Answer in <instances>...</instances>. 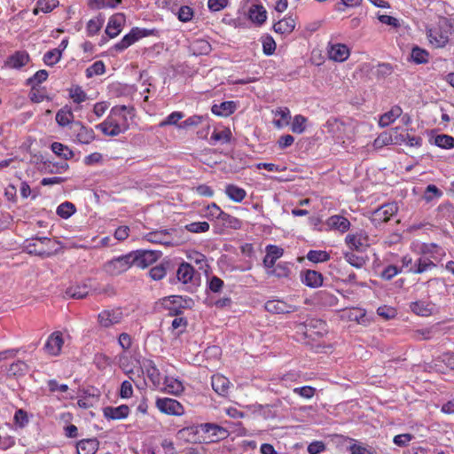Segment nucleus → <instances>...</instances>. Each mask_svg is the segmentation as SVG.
<instances>
[{
    "mask_svg": "<svg viewBox=\"0 0 454 454\" xmlns=\"http://www.w3.org/2000/svg\"><path fill=\"white\" fill-rule=\"evenodd\" d=\"M98 449V441L95 438L83 439L77 442L78 454H95Z\"/></svg>",
    "mask_w": 454,
    "mask_h": 454,
    "instance_id": "obj_31",
    "label": "nucleus"
},
{
    "mask_svg": "<svg viewBox=\"0 0 454 454\" xmlns=\"http://www.w3.org/2000/svg\"><path fill=\"white\" fill-rule=\"evenodd\" d=\"M104 417L107 419H123L129 414V408L126 404L117 407L106 406L103 409Z\"/></svg>",
    "mask_w": 454,
    "mask_h": 454,
    "instance_id": "obj_18",
    "label": "nucleus"
},
{
    "mask_svg": "<svg viewBox=\"0 0 454 454\" xmlns=\"http://www.w3.org/2000/svg\"><path fill=\"white\" fill-rule=\"evenodd\" d=\"M264 308L266 311L272 314H286L298 310L297 306L288 304L286 301L278 299L269 300L265 302Z\"/></svg>",
    "mask_w": 454,
    "mask_h": 454,
    "instance_id": "obj_11",
    "label": "nucleus"
},
{
    "mask_svg": "<svg viewBox=\"0 0 454 454\" xmlns=\"http://www.w3.org/2000/svg\"><path fill=\"white\" fill-rule=\"evenodd\" d=\"M75 212V207L73 203L66 201L61 203L56 210L59 216L64 219L69 218Z\"/></svg>",
    "mask_w": 454,
    "mask_h": 454,
    "instance_id": "obj_48",
    "label": "nucleus"
},
{
    "mask_svg": "<svg viewBox=\"0 0 454 454\" xmlns=\"http://www.w3.org/2000/svg\"><path fill=\"white\" fill-rule=\"evenodd\" d=\"M156 407L168 415L181 416L184 414L183 405L176 400L172 398H158L156 400Z\"/></svg>",
    "mask_w": 454,
    "mask_h": 454,
    "instance_id": "obj_8",
    "label": "nucleus"
},
{
    "mask_svg": "<svg viewBox=\"0 0 454 454\" xmlns=\"http://www.w3.org/2000/svg\"><path fill=\"white\" fill-rule=\"evenodd\" d=\"M436 267L435 262L429 257L422 255L416 260V268L410 270L412 274H422Z\"/></svg>",
    "mask_w": 454,
    "mask_h": 454,
    "instance_id": "obj_32",
    "label": "nucleus"
},
{
    "mask_svg": "<svg viewBox=\"0 0 454 454\" xmlns=\"http://www.w3.org/2000/svg\"><path fill=\"white\" fill-rule=\"evenodd\" d=\"M59 5V0H38L33 14L37 15L40 12L49 13Z\"/></svg>",
    "mask_w": 454,
    "mask_h": 454,
    "instance_id": "obj_39",
    "label": "nucleus"
},
{
    "mask_svg": "<svg viewBox=\"0 0 454 454\" xmlns=\"http://www.w3.org/2000/svg\"><path fill=\"white\" fill-rule=\"evenodd\" d=\"M325 128L327 129V132L331 133L338 139H342L344 137L346 125L340 120L337 118L328 119L325 123Z\"/></svg>",
    "mask_w": 454,
    "mask_h": 454,
    "instance_id": "obj_28",
    "label": "nucleus"
},
{
    "mask_svg": "<svg viewBox=\"0 0 454 454\" xmlns=\"http://www.w3.org/2000/svg\"><path fill=\"white\" fill-rule=\"evenodd\" d=\"M222 211L223 210L216 203L212 202L205 207L204 216L210 221L218 220Z\"/></svg>",
    "mask_w": 454,
    "mask_h": 454,
    "instance_id": "obj_53",
    "label": "nucleus"
},
{
    "mask_svg": "<svg viewBox=\"0 0 454 454\" xmlns=\"http://www.w3.org/2000/svg\"><path fill=\"white\" fill-rule=\"evenodd\" d=\"M195 274L194 268L188 262H183L176 270V278L183 284L192 283Z\"/></svg>",
    "mask_w": 454,
    "mask_h": 454,
    "instance_id": "obj_27",
    "label": "nucleus"
},
{
    "mask_svg": "<svg viewBox=\"0 0 454 454\" xmlns=\"http://www.w3.org/2000/svg\"><path fill=\"white\" fill-rule=\"evenodd\" d=\"M344 259L351 266L357 268V269H361L366 263V261L363 256L356 255L352 251L344 253Z\"/></svg>",
    "mask_w": 454,
    "mask_h": 454,
    "instance_id": "obj_49",
    "label": "nucleus"
},
{
    "mask_svg": "<svg viewBox=\"0 0 454 454\" xmlns=\"http://www.w3.org/2000/svg\"><path fill=\"white\" fill-rule=\"evenodd\" d=\"M193 53L196 55L207 54L211 51L210 43L202 39L195 40L192 44Z\"/></svg>",
    "mask_w": 454,
    "mask_h": 454,
    "instance_id": "obj_50",
    "label": "nucleus"
},
{
    "mask_svg": "<svg viewBox=\"0 0 454 454\" xmlns=\"http://www.w3.org/2000/svg\"><path fill=\"white\" fill-rule=\"evenodd\" d=\"M143 238L145 240L154 244H160L164 246L172 245V237L168 230L151 231L145 234Z\"/></svg>",
    "mask_w": 454,
    "mask_h": 454,
    "instance_id": "obj_13",
    "label": "nucleus"
},
{
    "mask_svg": "<svg viewBox=\"0 0 454 454\" xmlns=\"http://www.w3.org/2000/svg\"><path fill=\"white\" fill-rule=\"evenodd\" d=\"M184 117V113L178 112V111L173 112L170 114H168L163 121H161L159 123V126L160 128H163L165 126L174 125V126H176L178 128V125H179L178 122Z\"/></svg>",
    "mask_w": 454,
    "mask_h": 454,
    "instance_id": "obj_51",
    "label": "nucleus"
},
{
    "mask_svg": "<svg viewBox=\"0 0 454 454\" xmlns=\"http://www.w3.org/2000/svg\"><path fill=\"white\" fill-rule=\"evenodd\" d=\"M131 266L130 255L128 253L107 261L103 266V270L110 276H118L126 272Z\"/></svg>",
    "mask_w": 454,
    "mask_h": 454,
    "instance_id": "obj_6",
    "label": "nucleus"
},
{
    "mask_svg": "<svg viewBox=\"0 0 454 454\" xmlns=\"http://www.w3.org/2000/svg\"><path fill=\"white\" fill-rule=\"evenodd\" d=\"M345 241L350 249L356 251H363L364 247L369 246L368 236L362 231L348 234Z\"/></svg>",
    "mask_w": 454,
    "mask_h": 454,
    "instance_id": "obj_12",
    "label": "nucleus"
},
{
    "mask_svg": "<svg viewBox=\"0 0 454 454\" xmlns=\"http://www.w3.org/2000/svg\"><path fill=\"white\" fill-rule=\"evenodd\" d=\"M403 113L399 106H394L389 111L380 115L379 125L382 128L393 123Z\"/></svg>",
    "mask_w": 454,
    "mask_h": 454,
    "instance_id": "obj_33",
    "label": "nucleus"
},
{
    "mask_svg": "<svg viewBox=\"0 0 454 454\" xmlns=\"http://www.w3.org/2000/svg\"><path fill=\"white\" fill-rule=\"evenodd\" d=\"M225 194L234 202H241L247 196V192L235 184H227Z\"/></svg>",
    "mask_w": 454,
    "mask_h": 454,
    "instance_id": "obj_37",
    "label": "nucleus"
},
{
    "mask_svg": "<svg viewBox=\"0 0 454 454\" xmlns=\"http://www.w3.org/2000/svg\"><path fill=\"white\" fill-rule=\"evenodd\" d=\"M192 299L180 295H171L163 301V306L168 310V315L171 317L182 315L184 309L192 308Z\"/></svg>",
    "mask_w": 454,
    "mask_h": 454,
    "instance_id": "obj_5",
    "label": "nucleus"
},
{
    "mask_svg": "<svg viewBox=\"0 0 454 454\" xmlns=\"http://www.w3.org/2000/svg\"><path fill=\"white\" fill-rule=\"evenodd\" d=\"M230 380L220 374L214 375L211 380V385L214 391L222 396H226L230 388Z\"/></svg>",
    "mask_w": 454,
    "mask_h": 454,
    "instance_id": "obj_26",
    "label": "nucleus"
},
{
    "mask_svg": "<svg viewBox=\"0 0 454 454\" xmlns=\"http://www.w3.org/2000/svg\"><path fill=\"white\" fill-rule=\"evenodd\" d=\"M295 27V20L292 18H284L273 25V29L276 33L281 35L291 34Z\"/></svg>",
    "mask_w": 454,
    "mask_h": 454,
    "instance_id": "obj_35",
    "label": "nucleus"
},
{
    "mask_svg": "<svg viewBox=\"0 0 454 454\" xmlns=\"http://www.w3.org/2000/svg\"><path fill=\"white\" fill-rule=\"evenodd\" d=\"M199 427H200V431L207 435L206 438L211 442L224 440L229 436V431L215 423H202L199 425Z\"/></svg>",
    "mask_w": 454,
    "mask_h": 454,
    "instance_id": "obj_7",
    "label": "nucleus"
},
{
    "mask_svg": "<svg viewBox=\"0 0 454 454\" xmlns=\"http://www.w3.org/2000/svg\"><path fill=\"white\" fill-rule=\"evenodd\" d=\"M156 34V29L140 28L137 27H133L129 33L125 35L120 42L114 45V49L116 51H122L137 42L139 39L155 35Z\"/></svg>",
    "mask_w": 454,
    "mask_h": 454,
    "instance_id": "obj_3",
    "label": "nucleus"
},
{
    "mask_svg": "<svg viewBox=\"0 0 454 454\" xmlns=\"http://www.w3.org/2000/svg\"><path fill=\"white\" fill-rule=\"evenodd\" d=\"M203 121V116L201 115H192L185 119L184 121L180 122L178 125V129H186L192 127L199 126Z\"/></svg>",
    "mask_w": 454,
    "mask_h": 454,
    "instance_id": "obj_62",
    "label": "nucleus"
},
{
    "mask_svg": "<svg viewBox=\"0 0 454 454\" xmlns=\"http://www.w3.org/2000/svg\"><path fill=\"white\" fill-rule=\"evenodd\" d=\"M74 114L68 106L60 108L56 114V121L61 127H66L74 121Z\"/></svg>",
    "mask_w": 454,
    "mask_h": 454,
    "instance_id": "obj_36",
    "label": "nucleus"
},
{
    "mask_svg": "<svg viewBox=\"0 0 454 454\" xmlns=\"http://www.w3.org/2000/svg\"><path fill=\"white\" fill-rule=\"evenodd\" d=\"M434 144L444 149L454 148V137L449 135H437L434 138Z\"/></svg>",
    "mask_w": 454,
    "mask_h": 454,
    "instance_id": "obj_58",
    "label": "nucleus"
},
{
    "mask_svg": "<svg viewBox=\"0 0 454 454\" xmlns=\"http://www.w3.org/2000/svg\"><path fill=\"white\" fill-rule=\"evenodd\" d=\"M329 58L337 62L345 61L349 56V49L342 43H335L329 45Z\"/></svg>",
    "mask_w": 454,
    "mask_h": 454,
    "instance_id": "obj_20",
    "label": "nucleus"
},
{
    "mask_svg": "<svg viewBox=\"0 0 454 454\" xmlns=\"http://www.w3.org/2000/svg\"><path fill=\"white\" fill-rule=\"evenodd\" d=\"M434 327L418 329L414 332L413 337L417 340H431L435 333Z\"/></svg>",
    "mask_w": 454,
    "mask_h": 454,
    "instance_id": "obj_60",
    "label": "nucleus"
},
{
    "mask_svg": "<svg viewBox=\"0 0 454 454\" xmlns=\"http://www.w3.org/2000/svg\"><path fill=\"white\" fill-rule=\"evenodd\" d=\"M428 52L418 46L413 47L411 51V59L417 64H424L428 61Z\"/></svg>",
    "mask_w": 454,
    "mask_h": 454,
    "instance_id": "obj_56",
    "label": "nucleus"
},
{
    "mask_svg": "<svg viewBox=\"0 0 454 454\" xmlns=\"http://www.w3.org/2000/svg\"><path fill=\"white\" fill-rule=\"evenodd\" d=\"M266 255L263 258V266L266 269H271L276 264L278 259H279L283 254L284 249L276 245H268L265 248Z\"/></svg>",
    "mask_w": 454,
    "mask_h": 454,
    "instance_id": "obj_17",
    "label": "nucleus"
},
{
    "mask_svg": "<svg viewBox=\"0 0 454 454\" xmlns=\"http://www.w3.org/2000/svg\"><path fill=\"white\" fill-rule=\"evenodd\" d=\"M123 317L120 309H105L98 315V322L101 327L109 328L119 324Z\"/></svg>",
    "mask_w": 454,
    "mask_h": 454,
    "instance_id": "obj_10",
    "label": "nucleus"
},
{
    "mask_svg": "<svg viewBox=\"0 0 454 454\" xmlns=\"http://www.w3.org/2000/svg\"><path fill=\"white\" fill-rule=\"evenodd\" d=\"M306 258L314 263L325 262L330 260V254L324 250H309Z\"/></svg>",
    "mask_w": 454,
    "mask_h": 454,
    "instance_id": "obj_43",
    "label": "nucleus"
},
{
    "mask_svg": "<svg viewBox=\"0 0 454 454\" xmlns=\"http://www.w3.org/2000/svg\"><path fill=\"white\" fill-rule=\"evenodd\" d=\"M422 251L424 254H431L430 258L433 261H441V259L445 255L443 249L434 243L424 245Z\"/></svg>",
    "mask_w": 454,
    "mask_h": 454,
    "instance_id": "obj_41",
    "label": "nucleus"
},
{
    "mask_svg": "<svg viewBox=\"0 0 454 454\" xmlns=\"http://www.w3.org/2000/svg\"><path fill=\"white\" fill-rule=\"evenodd\" d=\"M90 286L83 282L68 286L65 291V297L72 299H83L90 292Z\"/></svg>",
    "mask_w": 454,
    "mask_h": 454,
    "instance_id": "obj_16",
    "label": "nucleus"
},
{
    "mask_svg": "<svg viewBox=\"0 0 454 454\" xmlns=\"http://www.w3.org/2000/svg\"><path fill=\"white\" fill-rule=\"evenodd\" d=\"M28 370L29 367L26 362L17 360L6 368V375L10 378H19L26 375Z\"/></svg>",
    "mask_w": 454,
    "mask_h": 454,
    "instance_id": "obj_29",
    "label": "nucleus"
},
{
    "mask_svg": "<svg viewBox=\"0 0 454 454\" xmlns=\"http://www.w3.org/2000/svg\"><path fill=\"white\" fill-rule=\"evenodd\" d=\"M121 0H88V6L92 10L115 8Z\"/></svg>",
    "mask_w": 454,
    "mask_h": 454,
    "instance_id": "obj_42",
    "label": "nucleus"
},
{
    "mask_svg": "<svg viewBox=\"0 0 454 454\" xmlns=\"http://www.w3.org/2000/svg\"><path fill=\"white\" fill-rule=\"evenodd\" d=\"M207 222H193L185 225V230L192 233H203L209 230Z\"/></svg>",
    "mask_w": 454,
    "mask_h": 454,
    "instance_id": "obj_59",
    "label": "nucleus"
},
{
    "mask_svg": "<svg viewBox=\"0 0 454 454\" xmlns=\"http://www.w3.org/2000/svg\"><path fill=\"white\" fill-rule=\"evenodd\" d=\"M133 108L126 106H114L106 119L98 124L96 129L108 137H117L126 132L129 128L128 114H130Z\"/></svg>",
    "mask_w": 454,
    "mask_h": 454,
    "instance_id": "obj_1",
    "label": "nucleus"
},
{
    "mask_svg": "<svg viewBox=\"0 0 454 454\" xmlns=\"http://www.w3.org/2000/svg\"><path fill=\"white\" fill-rule=\"evenodd\" d=\"M48 72L44 69H41L37 71L32 77L28 78L27 81V84L31 87H39V85L46 81L48 78Z\"/></svg>",
    "mask_w": 454,
    "mask_h": 454,
    "instance_id": "obj_57",
    "label": "nucleus"
},
{
    "mask_svg": "<svg viewBox=\"0 0 454 454\" xmlns=\"http://www.w3.org/2000/svg\"><path fill=\"white\" fill-rule=\"evenodd\" d=\"M132 265L145 269L156 262L162 253L159 250L138 249L129 253Z\"/></svg>",
    "mask_w": 454,
    "mask_h": 454,
    "instance_id": "obj_4",
    "label": "nucleus"
},
{
    "mask_svg": "<svg viewBox=\"0 0 454 454\" xmlns=\"http://www.w3.org/2000/svg\"><path fill=\"white\" fill-rule=\"evenodd\" d=\"M268 274L273 275L278 278H286L290 273V268L287 263L280 262L276 266L274 265L271 269H267Z\"/></svg>",
    "mask_w": 454,
    "mask_h": 454,
    "instance_id": "obj_52",
    "label": "nucleus"
},
{
    "mask_svg": "<svg viewBox=\"0 0 454 454\" xmlns=\"http://www.w3.org/2000/svg\"><path fill=\"white\" fill-rule=\"evenodd\" d=\"M403 272V268L396 265H387L380 273V278L385 280H391L394 277Z\"/></svg>",
    "mask_w": 454,
    "mask_h": 454,
    "instance_id": "obj_61",
    "label": "nucleus"
},
{
    "mask_svg": "<svg viewBox=\"0 0 454 454\" xmlns=\"http://www.w3.org/2000/svg\"><path fill=\"white\" fill-rule=\"evenodd\" d=\"M150 278L153 280H160L167 274V268L163 263L153 267L148 272Z\"/></svg>",
    "mask_w": 454,
    "mask_h": 454,
    "instance_id": "obj_64",
    "label": "nucleus"
},
{
    "mask_svg": "<svg viewBox=\"0 0 454 454\" xmlns=\"http://www.w3.org/2000/svg\"><path fill=\"white\" fill-rule=\"evenodd\" d=\"M61 57L62 50L52 49L44 53L43 59L45 65L49 67H53L60 60Z\"/></svg>",
    "mask_w": 454,
    "mask_h": 454,
    "instance_id": "obj_46",
    "label": "nucleus"
},
{
    "mask_svg": "<svg viewBox=\"0 0 454 454\" xmlns=\"http://www.w3.org/2000/svg\"><path fill=\"white\" fill-rule=\"evenodd\" d=\"M78 127L76 132V141L80 144L88 145L92 142L95 138V134L92 129L87 128L82 125L80 121H76L74 124V128Z\"/></svg>",
    "mask_w": 454,
    "mask_h": 454,
    "instance_id": "obj_25",
    "label": "nucleus"
},
{
    "mask_svg": "<svg viewBox=\"0 0 454 454\" xmlns=\"http://www.w3.org/2000/svg\"><path fill=\"white\" fill-rule=\"evenodd\" d=\"M427 37L433 46L442 48L454 37V26L450 20L441 19L435 27L427 30Z\"/></svg>",
    "mask_w": 454,
    "mask_h": 454,
    "instance_id": "obj_2",
    "label": "nucleus"
},
{
    "mask_svg": "<svg viewBox=\"0 0 454 454\" xmlns=\"http://www.w3.org/2000/svg\"><path fill=\"white\" fill-rule=\"evenodd\" d=\"M68 95L74 103L76 104H81L88 98L86 92L79 85H74L68 89Z\"/></svg>",
    "mask_w": 454,
    "mask_h": 454,
    "instance_id": "obj_44",
    "label": "nucleus"
},
{
    "mask_svg": "<svg viewBox=\"0 0 454 454\" xmlns=\"http://www.w3.org/2000/svg\"><path fill=\"white\" fill-rule=\"evenodd\" d=\"M301 282L309 287L317 288L323 284V275L313 270H307L301 272Z\"/></svg>",
    "mask_w": 454,
    "mask_h": 454,
    "instance_id": "obj_19",
    "label": "nucleus"
},
{
    "mask_svg": "<svg viewBox=\"0 0 454 454\" xmlns=\"http://www.w3.org/2000/svg\"><path fill=\"white\" fill-rule=\"evenodd\" d=\"M442 195V192L437 188L434 184H429L427 186L424 200L427 202L432 201L434 199H438Z\"/></svg>",
    "mask_w": 454,
    "mask_h": 454,
    "instance_id": "obj_63",
    "label": "nucleus"
},
{
    "mask_svg": "<svg viewBox=\"0 0 454 454\" xmlns=\"http://www.w3.org/2000/svg\"><path fill=\"white\" fill-rule=\"evenodd\" d=\"M306 122L307 118H305L303 115H295L291 125V130L296 134L303 133L306 129Z\"/></svg>",
    "mask_w": 454,
    "mask_h": 454,
    "instance_id": "obj_55",
    "label": "nucleus"
},
{
    "mask_svg": "<svg viewBox=\"0 0 454 454\" xmlns=\"http://www.w3.org/2000/svg\"><path fill=\"white\" fill-rule=\"evenodd\" d=\"M103 23L104 20L102 18H95L90 20L86 26L87 35L89 36H93L97 35L100 31Z\"/></svg>",
    "mask_w": 454,
    "mask_h": 454,
    "instance_id": "obj_54",
    "label": "nucleus"
},
{
    "mask_svg": "<svg viewBox=\"0 0 454 454\" xmlns=\"http://www.w3.org/2000/svg\"><path fill=\"white\" fill-rule=\"evenodd\" d=\"M51 151L59 157L64 160H70L74 156V153L68 146L59 143L53 142L51 145Z\"/></svg>",
    "mask_w": 454,
    "mask_h": 454,
    "instance_id": "obj_40",
    "label": "nucleus"
},
{
    "mask_svg": "<svg viewBox=\"0 0 454 454\" xmlns=\"http://www.w3.org/2000/svg\"><path fill=\"white\" fill-rule=\"evenodd\" d=\"M164 383L168 392L172 395H180L181 393H183L184 389L183 383L180 380L174 378H166Z\"/></svg>",
    "mask_w": 454,
    "mask_h": 454,
    "instance_id": "obj_45",
    "label": "nucleus"
},
{
    "mask_svg": "<svg viewBox=\"0 0 454 454\" xmlns=\"http://www.w3.org/2000/svg\"><path fill=\"white\" fill-rule=\"evenodd\" d=\"M249 19L257 25H262L266 21L267 12L262 5L254 4L249 9Z\"/></svg>",
    "mask_w": 454,
    "mask_h": 454,
    "instance_id": "obj_34",
    "label": "nucleus"
},
{
    "mask_svg": "<svg viewBox=\"0 0 454 454\" xmlns=\"http://www.w3.org/2000/svg\"><path fill=\"white\" fill-rule=\"evenodd\" d=\"M64 345L63 334L59 331L53 332L49 335L43 346L45 353L51 356H58Z\"/></svg>",
    "mask_w": 454,
    "mask_h": 454,
    "instance_id": "obj_9",
    "label": "nucleus"
},
{
    "mask_svg": "<svg viewBox=\"0 0 454 454\" xmlns=\"http://www.w3.org/2000/svg\"><path fill=\"white\" fill-rule=\"evenodd\" d=\"M231 137L232 134L229 128H224L222 130L215 129L210 137V144L215 145L218 142L227 144L231 141Z\"/></svg>",
    "mask_w": 454,
    "mask_h": 454,
    "instance_id": "obj_38",
    "label": "nucleus"
},
{
    "mask_svg": "<svg viewBox=\"0 0 454 454\" xmlns=\"http://www.w3.org/2000/svg\"><path fill=\"white\" fill-rule=\"evenodd\" d=\"M325 223L330 230H335L341 233L348 231L350 227V222L346 217L340 215L330 216Z\"/></svg>",
    "mask_w": 454,
    "mask_h": 454,
    "instance_id": "obj_21",
    "label": "nucleus"
},
{
    "mask_svg": "<svg viewBox=\"0 0 454 454\" xmlns=\"http://www.w3.org/2000/svg\"><path fill=\"white\" fill-rule=\"evenodd\" d=\"M29 54L26 51H17L7 58L4 65L10 68L19 69L29 61Z\"/></svg>",
    "mask_w": 454,
    "mask_h": 454,
    "instance_id": "obj_15",
    "label": "nucleus"
},
{
    "mask_svg": "<svg viewBox=\"0 0 454 454\" xmlns=\"http://www.w3.org/2000/svg\"><path fill=\"white\" fill-rule=\"evenodd\" d=\"M396 206L394 204H386L377 208L372 214V221L382 223L387 222L395 213Z\"/></svg>",
    "mask_w": 454,
    "mask_h": 454,
    "instance_id": "obj_24",
    "label": "nucleus"
},
{
    "mask_svg": "<svg viewBox=\"0 0 454 454\" xmlns=\"http://www.w3.org/2000/svg\"><path fill=\"white\" fill-rule=\"evenodd\" d=\"M201 432L199 425L184 427L179 430L178 434L180 437L184 438L188 442H195L196 435Z\"/></svg>",
    "mask_w": 454,
    "mask_h": 454,
    "instance_id": "obj_47",
    "label": "nucleus"
},
{
    "mask_svg": "<svg viewBox=\"0 0 454 454\" xmlns=\"http://www.w3.org/2000/svg\"><path fill=\"white\" fill-rule=\"evenodd\" d=\"M125 15L123 13H115L110 17L106 33L111 37H116L121 31L122 27L125 23Z\"/></svg>",
    "mask_w": 454,
    "mask_h": 454,
    "instance_id": "obj_14",
    "label": "nucleus"
},
{
    "mask_svg": "<svg viewBox=\"0 0 454 454\" xmlns=\"http://www.w3.org/2000/svg\"><path fill=\"white\" fill-rule=\"evenodd\" d=\"M142 368L145 371L147 377L155 387L161 383V376L159 369L153 360L146 359L143 361Z\"/></svg>",
    "mask_w": 454,
    "mask_h": 454,
    "instance_id": "obj_22",
    "label": "nucleus"
},
{
    "mask_svg": "<svg viewBox=\"0 0 454 454\" xmlns=\"http://www.w3.org/2000/svg\"><path fill=\"white\" fill-rule=\"evenodd\" d=\"M411 310L418 316L428 317L433 314L435 306L434 303L427 301H417L411 302Z\"/></svg>",
    "mask_w": 454,
    "mask_h": 454,
    "instance_id": "obj_23",
    "label": "nucleus"
},
{
    "mask_svg": "<svg viewBox=\"0 0 454 454\" xmlns=\"http://www.w3.org/2000/svg\"><path fill=\"white\" fill-rule=\"evenodd\" d=\"M237 108L234 101H223L220 104H215L211 107V111L215 115L227 117L233 114Z\"/></svg>",
    "mask_w": 454,
    "mask_h": 454,
    "instance_id": "obj_30",
    "label": "nucleus"
}]
</instances>
